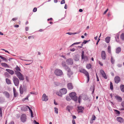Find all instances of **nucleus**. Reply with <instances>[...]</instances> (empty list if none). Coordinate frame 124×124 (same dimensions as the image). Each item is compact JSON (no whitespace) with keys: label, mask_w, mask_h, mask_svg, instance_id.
Here are the masks:
<instances>
[{"label":"nucleus","mask_w":124,"mask_h":124,"mask_svg":"<svg viewBox=\"0 0 124 124\" xmlns=\"http://www.w3.org/2000/svg\"><path fill=\"white\" fill-rule=\"evenodd\" d=\"M28 108L29 110L31 113V117H33V114L32 111L29 107L27 106H24L21 108L22 110L23 111H27V110Z\"/></svg>","instance_id":"f257e3e1"},{"label":"nucleus","mask_w":124,"mask_h":124,"mask_svg":"<svg viewBox=\"0 0 124 124\" xmlns=\"http://www.w3.org/2000/svg\"><path fill=\"white\" fill-rule=\"evenodd\" d=\"M67 92L66 89L65 88H63L61 89L59 92H57L56 94L60 96H62V95L65 94Z\"/></svg>","instance_id":"f03ea898"},{"label":"nucleus","mask_w":124,"mask_h":124,"mask_svg":"<svg viewBox=\"0 0 124 124\" xmlns=\"http://www.w3.org/2000/svg\"><path fill=\"white\" fill-rule=\"evenodd\" d=\"M80 72L84 74L85 76L87 77V83H88L90 79V77L88 72L84 69H81L80 70Z\"/></svg>","instance_id":"7ed1b4c3"},{"label":"nucleus","mask_w":124,"mask_h":124,"mask_svg":"<svg viewBox=\"0 0 124 124\" xmlns=\"http://www.w3.org/2000/svg\"><path fill=\"white\" fill-rule=\"evenodd\" d=\"M16 74L20 80H23L24 79L23 75L21 72L17 71H15Z\"/></svg>","instance_id":"20e7f679"},{"label":"nucleus","mask_w":124,"mask_h":124,"mask_svg":"<svg viewBox=\"0 0 124 124\" xmlns=\"http://www.w3.org/2000/svg\"><path fill=\"white\" fill-rule=\"evenodd\" d=\"M13 80L15 86H17L19 84V80L16 77H14L13 78Z\"/></svg>","instance_id":"39448f33"},{"label":"nucleus","mask_w":124,"mask_h":124,"mask_svg":"<svg viewBox=\"0 0 124 124\" xmlns=\"http://www.w3.org/2000/svg\"><path fill=\"white\" fill-rule=\"evenodd\" d=\"M54 73L57 76H61L62 75V70L60 69H56L55 70Z\"/></svg>","instance_id":"423d86ee"},{"label":"nucleus","mask_w":124,"mask_h":124,"mask_svg":"<svg viewBox=\"0 0 124 124\" xmlns=\"http://www.w3.org/2000/svg\"><path fill=\"white\" fill-rule=\"evenodd\" d=\"M20 118L22 122L24 123L25 122L26 119V116L25 114H24L22 115L21 116Z\"/></svg>","instance_id":"0eeeda50"},{"label":"nucleus","mask_w":124,"mask_h":124,"mask_svg":"<svg viewBox=\"0 0 124 124\" xmlns=\"http://www.w3.org/2000/svg\"><path fill=\"white\" fill-rule=\"evenodd\" d=\"M66 62L68 65H71L73 64V61L72 59L69 58L67 60Z\"/></svg>","instance_id":"6e6552de"},{"label":"nucleus","mask_w":124,"mask_h":124,"mask_svg":"<svg viewBox=\"0 0 124 124\" xmlns=\"http://www.w3.org/2000/svg\"><path fill=\"white\" fill-rule=\"evenodd\" d=\"M114 80L116 83L118 84L120 81L121 79L119 76H116L114 78Z\"/></svg>","instance_id":"1a4fd4ad"},{"label":"nucleus","mask_w":124,"mask_h":124,"mask_svg":"<svg viewBox=\"0 0 124 124\" xmlns=\"http://www.w3.org/2000/svg\"><path fill=\"white\" fill-rule=\"evenodd\" d=\"M78 113H82L83 112V111L84 110V108L82 106H78Z\"/></svg>","instance_id":"9d476101"},{"label":"nucleus","mask_w":124,"mask_h":124,"mask_svg":"<svg viewBox=\"0 0 124 124\" xmlns=\"http://www.w3.org/2000/svg\"><path fill=\"white\" fill-rule=\"evenodd\" d=\"M62 66L66 70H67L69 68L68 66L66 65L65 62V61H63L62 62Z\"/></svg>","instance_id":"9b49d317"},{"label":"nucleus","mask_w":124,"mask_h":124,"mask_svg":"<svg viewBox=\"0 0 124 124\" xmlns=\"http://www.w3.org/2000/svg\"><path fill=\"white\" fill-rule=\"evenodd\" d=\"M66 70L67 71V75L68 77L69 78H70L71 76L73 74V72L71 71L70 69L69 68Z\"/></svg>","instance_id":"f8f14e48"},{"label":"nucleus","mask_w":124,"mask_h":124,"mask_svg":"<svg viewBox=\"0 0 124 124\" xmlns=\"http://www.w3.org/2000/svg\"><path fill=\"white\" fill-rule=\"evenodd\" d=\"M3 93L6 97L8 99L9 98L10 95L9 93L6 91H5L3 92Z\"/></svg>","instance_id":"ddd939ff"},{"label":"nucleus","mask_w":124,"mask_h":124,"mask_svg":"<svg viewBox=\"0 0 124 124\" xmlns=\"http://www.w3.org/2000/svg\"><path fill=\"white\" fill-rule=\"evenodd\" d=\"M48 99L46 94L44 93L43 94L42 98V100L43 101H46L48 100Z\"/></svg>","instance_id":"4468645a"},{"label":"nucleus","mask_w":124,"mask_h":124,"mask_svg":"<svg viewBox=\"0 0 124 124\" xmlns=\"http://www.w3.org/2000/svg\"><path fill=\"white\" fill-rule=\"evenodd\" d=\"M101 57L102 59L105 60L106 58V54L105 51H103L101 53Z\"/></svg>","instance_id":"2eb2a0df"},{"label":"nucleus","mask_w":124,"mask_h":124,"mask_svg":"<svg viewBox=\"0 0 124 124\" xmlns=\"http://www.w3.org/2000/svg\"><path fill=\"white\" fill-rule=\"evenodd\" d=\"M116 120L118 122L121 123L123 122L124 120L123 118L120 117H117L116 118Z\"/></svg>","instance_id":"dca6fc26"},{"label":"nucleus","mask_w":124,"mask_h":124,"mask_svg":"<svg viewBox=\"0 0 124 124\" xmlns=\"http://www.w3.org/2000/svg\"><path fill=\"white\" fill-rule=\"evenodd\" d=\"M67 86L68 89L69 90H71L73 89V86L71 83H70L68 84Z\"/></svg>","instance_id":"f3484780"},{"label":"nucleus","mask_w":124,"mask_h":124,"mask_svg":"<svg viewBox=\"0 0 124 124\" xmlns=\"http://www.w3.org/2000/svg\"><path fill=\"white\" fill-rule=\"evenodd\" d=\"M115 97L116 99L119 102H121L122 101V98L120 96L118 95H116Z\"/></svg>","instance_id":"a211bd4d"},{"label":"nucleus","mask_w":124,"mask_h":124,"mask_svg":"<svg viewBox=\"0 0 124 124\" xmlns=\"http://www.w3.org/2000/svg\"><path fill=\"white\" fill-rule=\"evenodd\" d=\"M6 70L11 75H13L14 73V71L12 70L7 69H6Z\"/></svg>","instance_id":"6ab92c4d"},{"label":"nucleus","mask_w":124,"mask_h":124,"mask_svg":"<svg viewBox=\"0 0 124 124\" xmlns=\"http://www.w3.org/2000/svg\"><path fill=\"white\" fill-rule=\"evenodd\" d=\"M110 37L109 36L107 37L105 39L106 42L107 43H109L110 40Z\"/></svg>","instance_id":"aec40b11"},{"label":"nucleus","mask_w":124,"mask_h":124,"mask_svg":"<svg viewBox=\"0 0 124 124\" xmlns=\"http://www.w3.org/2000/svg\"><path fill=\"white\" fill-rule=\"evenodd\" d=\"M76 95V94L75 92H72L69 94L71 98L75 96Z\"/></svg>","instance_id":"412c9836"},{"label":"nucleus","mask_w":124,"mask_h":124,"mask_svg":"<svg viewBox=\"0 0 124 124\" xmlns=\"http://www.w3.org/2000/svg\"><path fill=\"white\" fill-rule=\"evenodd\" d=\"M121 48L120 47H118L116 49V52L117 54H118L121 52Z\"/></svg>","instance_id":"4be33fe9"},{"label":"nucleus","mask_w":124,"mask_h":124,"mask_svg":"<svg viewBox=\"0 0 124 124\" xmlns=\"http://www.w3.org/2000/svg\"><path fill=\"white\" fill-rule=\"evenodd\" d=\"M120 88L121 90L123 92H124V85H121L120 86Z\"/></svg>","instance_id":"5701e85b"},{"label":"nucleus","mask_w":124,"mask_h":124,"mask_svg":"<svg viewBox=\"0 0 124 124\" xmlns=\"http://www.w3.org/2000/svg\"><path fill=\"white\" fill-rule=\"evenodd\" d=\"M7 83L8 84H11V81L8 78H6V80Z\"/></svg>","instance_id":"b1692460"},{"label":"nucleus","mask_w":124,"mask_h":124,"mask_svg":"<svg viewBox=\"0 0 124 124\" xmlns=\"http://www.w3.org/2000/svg\"><path fill=\"white\" fill-rule=\"evenodd\" d=\"M20 93L22 94L23 93V89L22 86H20Z\"/></svg>","instance_id":"393cba45"},{"label":"nucleus","mask_w":124,"mask_h":124,"mask_svg":"<svg viewBox=\"0 0 124 124\" xmlns=\"http://www.w3.org/2000/svg\"><path fill=\"white\" fill-rule=\"evenodd\" d=\"M111 62L112 64H114L115 62V60L113 58V57L112 56L111 57Z\"/></svg>","instance_id":"a878e982"},{"label":"nucleus","mask_w":124,"mask_h":124,"mask_svg":"<svg viewBox=\"0 0 124 124\" xmlns=\"http://www.w3.org/2000/svg\"><path fill=\"white\" fill-rule=\"evenodd\" d=\"M1 65L5 67L8 68L9 67V66L8 65L5 63H1Z\"/></svg>","instance_id":"bb28decb"},{"label":"nucleus","mask_w":124,"mask_h":124,"mask_svg":"<svg viewBox=\"0 0 124 124\" xmlns=\"http://www.w3.org/2000/svg\"><path fill=\"white\" fill-rule=\"evenodd\" d=\"M71 98L74 101H77L78 99L77 97L76 96V95L75 96L73 97H72Z\"/></svg>","instance_id":"cd10ccee"},{"label":"nucleus","mask_w":124,"mask_h":124,"mask_svg":"<svg viewBox=\"0 0 124 124\" xmlns=\"http://www.w3.org/2000/svg\"><path fill=\"white\" fill-rule=\"evenodd\" d=\"M4 75L6 78H9V75L7 72H5L4 74Z\"/></svg>","instance_id":"c85d7f7f"},{"label":"nucleus","mask_w":124,"mask_h":124,"mask_svg":"<svg viewBox=\"0 0 124 124\" xmlns=\"http://www.w3.org/2000/svg\"><path fill=\"white\" fill-rule=\"evenodd\" d=\"M86 67L88 69H90L91 67V65L90 64H88L86 66Z\"/></svg>","instance_id":"c756f323"},{"label":"nucleus","mask_w":124,"mask_h":124,"mask_svg":"<svg viewBox=\"0 0 124 124\" xmlns=\"http://www.w3.org/2000/svg\"><path fill=\"white\" fill-rule=\"evenodd\" d=\"M71 108V106H67L66 108V110H68L69 112H70V109Z\"/></svg>","instance_id":"7c9ffc66"},{"label":"nucleus","mask_w":124,"mask_h":124,"mask_svg":"<svg viewBox=\"0 0 124 124\" xmlns=\"http://www.w3.org/2000/svg\"><path fill=\"white\" fill-rule=\"evenodd\" d=\"M108 52L109 53H110L111 52V47L110 46H108Z\"/></svg>","instance_id":"2f4dec72"},{"label":"nucleus","mask_w":124,"mask_h":124,"mask_svg":"<svg viewBox=\"0 0 124 124\" xmlns=\"http://www.w3.org/2000/svg\"><path fill=\"white\" fill-rule=\"evenodd\" d=\"M5 99L2 97H0V103H2L4 101Z\"/></svg>","instance_id":"473e14b6"},{"label":"nucleus","mask_w":124,"mask_h":124,"mask_svg":"<svg viewBox=\"0 0 124 124\" xmlns=\"http://www.w3.org/2000/svg\"><path fill=\"white\" fill-rule=\"evenodd\" d=\"M120 38L123 40H124V34L123 33H122L121 35L120 36Z\"/></svg>","instance_id":"72a5a7b5"},{"label":"nucleus","mask_w":124,"mask_h":124,"mask_svg":"<svg viewBox=\"0 0 124 124\" xmlns=\"http://www.w3.org/2000/svg\"><path fill=\"white\" fill-rule=\"evenodd\" d=\"M54 109L55 112L56 113V114H57L58 113V109L56 107H55L54 108Z\"/></svg>","instance_id":"f704fd0d"},{"label":"nucleus","mask_w":124,"mask_h":124,"mask_svg":"<svg viewBox=\"0 0 124 124\" xmlns=\"http://www.w3.org/2000/svg\"><path fill=\"white\" fill-rule=\"evenodd\" d=\"M15 69L16 70L15 71H20L21 70L20 68L18 67L17 65L16 66V67L15 68Z\"/></svg>","instance_id":"c9c22d12"},{"label":"nucleus","mask_w":124,"mask_h":124,"mask_svg":"<svg viewBox=\"0 0 124 124\" xmlns=\"http://www.w3.org/2000/svg\"><path fill=\"white\" fill-rule=\"evenodd\" d=\"M110 88L112 90H113V84L111 82H110Z\"/></svg>","instance_id":"e433bc0d"},{"label":"nucleus","mask_w":124,"mask_h":124,"mask_svg":"<svg viewBox=\"0 0 124 124\" xmlns=\"http://www.w3.org/2000/svg\"><path fill=\"white\" fill-rule=\"evenodd\" d=\"M114 110L115 111L116 114L117 115L120 114V112L119 111L116 109H115Z\"/></svg>","instance_id":"4c0bfd02"},{"label":"nucleus","mask_w":124,"mask_h":124,"mask_svg":"<svg viewBox=\"0 0 124 124\" xmlns=\"http://www.w3.org/2000/svg\"><path fill=\"white\" fill-rule=\"evenodd\" d=\"M102 76L104 78H105V79H107V77L106 76V75L105 73H104V74H102Z\"/></svg>","instance_id":"58836bf2"},{"label":"nucleus","mask_w":124,"mask_h":124,"mask_svg":"<svg viewBox=\"0 0 124 124\" xmlns=\"http://www.w3.org/2000/svg\"><path fill=\"white\" fill-rule=\"evenodd\" d=\"M54 85L56 86H58L60 85V83L57 82H55L54 83Z\"/></svg>","instance_id":"ea45409f"},{"label":"nucleus","mask_w":124,"mask_h":124,"mask_svg":"<svg viewBox=\"0 0 124 124\" xmlns=\"http://www.w3.org/2000/svg\"><path fill=\"white\" fill-rule=\"evenodd\" d=\"M84 51H82V54H81V57H82V59H83V57H84Z\"/></svg>","instance_id":"a19ab883"},{"label":"nucleus","mask_w":124,"mask_h":124,"mask_svg":"<svg viewBox=\"0 0 124 124\" xmlns=\"http://www.w3.org/2000/svg\"><path fill=\"white\" fill-rule=\"evenodd\" d=\"M83 59H84V60L87 61L88 60V58L86 56H84Z\"/></svg>","instance_id":"79ce46f5"},{"label":"nucleus","mask_w":124,"mask_h":124,"mask_svg":"<svg viewBox=\"0 0 124 124\" xmlns=\"http://www.w3.org/2000/svg\"><path fill=\"white\" fill-rule=\"evenodd\" d=\"M74 59L75 61H78L79 60V58H78L76 56L75 57H74Z\"/></svg>","instance_id":"37998d69"},{"label":"nucleus","mask_w":124,"mask_h":124,"mask_svg":"<svg viewBox=\"0 0 124 124\" xmlns=\"http://www.w3.org/2000/svg\"><path fill=\"white\" fill-rule=\"evenodd\" d=\"M81 43V42H76V43H73V44H72V45H71L70 46V47H71L73 45H76V44H80Z\"/></svg>","instance_id":"c03bdc74"},{"label":"nucleus","mask_w":124,"mask_h":124,"mask_svg":"<svg viewBox=\"0 0 124 124\" xmlns=\"http://www.w3.org/2000/svg\"><path fill=\"white\" fill-rule=\"evenodd\" d=\"M100 73L102 75L105 73L104 71L102 70H100Z\"/></svg>","instance_id":"a18cd8bd"},{"label":"nucleus","mask_w":124,"mask_h":124,"mask_svg":"<svg viewBox=\"0 0 124 124\" xmlns=\"http://www.w3.org/2000/svg\"><path fill=\"white\" fill-rule=\"evenodd\" d=\"M96 118L95 116L94 115H93L92 116V120H94Z\"/></svg>","instance_id":"49530a36"},{"label":"nucleus","mask_w":124,"mask_h":124,"mask_svg":"<svg viewBox=\"0 0 124 124\" xmlns=\"http://www.w3.org/2000/svg\"><path fill=\"white\" fill-rule=\"evenodd\" d=\"M28 38L29 39H30L31 38L34 39V36H29L28 37Z\"/></svg>","instance_id":"de8ad7c7"},{"label":"nucleus","mask_w":124,"mask_h":124,"mask_svg":"<svg viewBox=\"0 0 124 124\" xmlns=\"http://www.w3.org/2000/svg\"><path fill=\"white\" fill-rule=\"evenodd\" d=\"M28 96H27L26 98L23 99L22 100V101H24L25 100H28Z\"/></svg>","instance_id":"09e8293b"},{"label":"nucleus","mask_w":124,"mask_h":124,"mask_svg":"<svg viewBox=\"0 0 124 124\" xmlns=\"http://www.w3.org/2000/svg\"><path fill=\"white\" fill-rule=\"evenodd\" d=\"M65 3V0H62L61 1V4H62Z\"/></svg>","instance_id":"8fccbe9b"},{"label":"nucleus","mask_w":124,"mask_h":124,"mask_svg":"<svg viewBox=\"0 0 124 124\" xmlns=\"http://www.w3.org/2000/svg\"><path fill=\"white\" fill-rule=\"evenodd\" d=\"M2 116L1 109L0 108V116L1 117Z\"/></svg>","instance_id":"3c124183"},{"label":"nucleus","mask_w":124,"mask_h":124,"mask_svg":"<svg viewBox=\"0 0 124 124\" xmlns=\"http://www.w3.org/2000/svg\"><path fill=\"white\" fill-rule=\"evenodd\" d=\"M89 41V40H85L83 42V43L84 44H85Z\"/></svg>","instance_id":"603ef678"},{"label":"nucleus","mask_w":124,"mask_h":124,"mask_svg":"<svg viewBox=\"0 0 124 124\" xmlns=\"http://www.w3.org/2000/svg\"><path fill=\"white\" fill-rule=\"evenodd\" d=\"M37 8H34L33 9V11L34 12H35L37 11Z\"/></svg>","instance_id":"864d4df0"},{"label":"nucleus","mask_w":124,"mask_h":124,"mask_svg":"<svg viewBox=\"0 0 124 124\" xmlns=\"http://www.w3.org/2000/svg\"><path fill=\"white\" fill-rule=\"evenodd\" d=\"M122 64H118L117 65V66L119 67H122Z\"/></svg>","instance_id":"5fc2aeb1"},{"label":"nucleus","mask_w":124,"mask_h":124,"mask_svg":"<svg viewBox=\"0 0 124 124\" xmlns=\"http://www.w3.org/2000/svg\"><path fill=\"white\" fill-rule=\"evenodd\" d=\"M21 59L22 60L25 61H28L31 62V63L32 62V61L31 60H23Z\"/></svg>","instance_id":"6e6d98bb"},{"label":"nucleus","mask_w":124,"mask_h":124,"mask_svg":"<svg viewBox=\"0 0 124 124\" xmlns=\"http://www.w3.org/2000/svg\"><path fill=\"white\" fill-rule=\"evenodd\" d=\"M33 123L35 124H39V123L37 122L35 120H34V121Z\"/></svg>","instance_id":"4d7b16f0"},{"label":"nucleus","mask_w":124,"mask_h":124,"mask_svg":"<svg viewBox=\"0 0 124 124\" xmlns=\"http://www.w3.org/2000/svg\"><path fill=\"white\" fill-rule=\"evenodd\" d=\"M75 49L74 48H73L72 49H70V50L72 51H75Z\"/></svg>","instance_id":"13d9d810"},{"label":"nucleus","mask_w":124,"mask_h":124,"mask_svg":"<svg viewBox=\"0 0 124 124\" xmlns=\"http://www.w3.org/2000/svg\"><path fill=\"white\" fill-rule=\"evenodd\" d=\"M2 59L6 61H7V60L6 58H5L4 57H3V58H2Z\"/></svg>","instance_id":"bf43d9fd"},{"label":"nucleus","mask_w":124,"mask_h":124,"mask_svg":"<svg viewBox=\"0 0 124 124\" xmlns=\"http://www.w3.org/2000/svg\"><path fill=\"white\" fill-rule=\"evenodd\" d=\"M72 123L73 124H76L75 120L73 119L72 121Z\"/></svg>","instance_id":"052dcab7"},{"label":"nucleus","mask_w":124,"mask_h":124,"mask_svg":"<svg viewBox=\"0 0 124 124\" xmlns=\"http://www.w3.org/2000/svg\"><path fill=\"white\" fill-rule=\"evenodd\" d=\"M99 64L101 66H102L103 65V63L100 61H99Z\"/></svg>","instance_id":"680f3d73"},{"label":"nucleus","mask_w":124,"mask_h":124,"mask_svg":"<svg viewBox=\"0 0 124 124\" xmlns=\"http://www.w3.org/2000/svg\"><path fill=\"white\" fill-rule=\"evenodd\" d=\"M67 34H68L69 35H71L73 34V33L68 32L67 33Z\"/></svg>","instance_id":"e2e57ef3"},{"label":"nucleus","mask_w":124,"mask_h":124,"mask_svg":"<svg viewBox=\"0 0 124 124\" xmlns=\"http://www.w3.org/2000/svg\"><path fill=\"white\" fill-rule=\"evenodd\" d=\"M115 39H116V41L117 42L119 43V39H117L116 38V37H115Z\"/></svg>","instance_id":"0e129e2a"},{"label":"nucleus","mask_w":124,"mask_h":124,"mask_svg":"<svg viewBox=\"0 0 124 124\" xmlns=\"http://www.w3.org/2000/svg\"><path fill=\"white\" fill-rule=\"evenodd\" d=\"M121 105L123 107H124V101H123L122 102Z\"/></svg>","instance_id":"69168bd1"},{"label":"nucleus","mask_w":124,"mask_h":124,"mask_svg":"<svg viewBox=\"0 0 124 124\" xmlns=\"http://www.w3.org/2000/svg\"><path fill=\"white\" fill-rule=\"evenodd\" d=\"M81 96H79L78 97V99L79 100H81Z\"/></svg>","instance_id":"338daca9"},{"label":"nucleus","mask_w":124,"mask_h":124,"mask_svg":"<svg viewBox=\"0 0 124 124\" xmlns=\"http://www.w3.org/2000/svg\"><path fill=\"white\" fill-rule=\"evenodd\" d=\"M9 124H14V122L13 121H11Z\"/></svg>","instance_id":"774afa93"}]
</instances>
